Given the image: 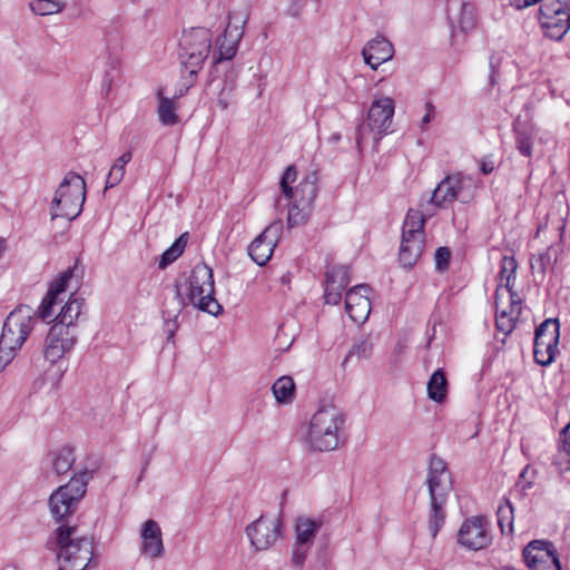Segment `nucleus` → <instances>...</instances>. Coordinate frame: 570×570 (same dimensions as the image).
Masks as SVG:
<instances>
[{
	"label": "nucleus",
	"instance_id": "obj_1",
	"mask_svg": "<svg viewBox=\"0 0 570 570\" xmlns=\"http://www.w3.org/2000/svg\"><path fill=\"white\" fill-rule=\"evenodd\" d=\"M296 178V168L294 166H288L279 183L282 194L289 200L287 224L291 228L299 226L308 219L318 191V176L316 171L307 173L299 184L293 188L292 184Z\"/></svg>",
	"mask_w": 570,
	"mask_h": 570
},
{
	"label": "nucleus",
	"instance_id": "obj_2",
	"mask_svg": "<svg viewBox=\"0 0 570 570\" xmlns=\"http://www.w3.org/2000/svg\"><path fill=\"white\" fill-rule=\"evenodd\" d=\"M344 425V413L335 405H324L312 415L305 441L313 451H334L341 443Z\"/></svg>",
	"mask_w": 570,
	"mask_h": 570
},
{
	"label": "nucleus",
	"instance_id": "obj_3",
	"mask_svg": "<svg viewBox=\"0 0 570 570\" xmlns=\"http://www.w3.org/2000/svg\"><path fill=\"white\" fill-rule=\"evenodd\" d=\"M59 570H86L94 556L92 538L80 535L77 527L62 524L53 532Z\"/></svg>",
	"mask_w": 570,
	"mask_h": 570
},
{
	"label": "nucleus",
	"instance_id": "obj_4",
	"mask_svg": "<svg viewBox=\"0 0 570 570\" xmlns=\"http://www.w3.org/2000/svg\"><path fill=\"white\" fill-rule=\"evenodd\" d=\"M213 35L203 27L184 30L179 39L178 59L184 71L188 72L186 90L194 85L195 78L203 68L212 49Z\"/></svg>",
	"mask_w": 570,
	"mask_h": 570
},
{
	"label": "nucleus",
	"instance_id": "obj_5",
	"mask_svg": "<svg viewBox=\"0 0 570 570\" xmlns=\"http://www.w3.org/2000/svg\"><path fill=\"white\" fill-rule=\"evenodd\" d=\"M214 289L213 269L206 264H197L188 277L186 295H177L183 306L190 304L199 311L217 316L223 312V307L214 297Z\"/></svg>",
	"mask_w": 570,
	"mask_h": 570
},
{
	"label": "nucleus",
	"instance_id": "obj_6",
	"mask_svg": "<svg viewBox=\"0 0 570 570\" xmlns=\"http://www.w3.org/2000/svg\"><path fill=\"white\" fill-rule=\"evenodd\" d=\"M518 10L540 3L539 21L544 35L560 40L570 29V0H509Z\"/></svg>",
	"mask_w": 570,
	"mask_h": 570
},
{
	"label": "nucleus",
	"instance_id": "obj_7",
	"mask_svg": "<svg viewBox=\"0 0 570 570\" xmlns=\"http://www.w3.org/2000/svg\"><path fill=\"white\" fill-rule=\"evenodd\" d=\"M85 199V179L80 175L69 171L56 190L51 204V218L75 219L81 213Z\"/></svg>",
	"mask_w": 570,
	"mask_h": 570
},
{
	"label": "nucleus",
	"instance_id": "obj_8",
	"mask_svg": "<svg viewBox=\"0 0 570 570\" xmlns=\"http://www.w3.org/2000/svg\"><path fill=\"white\" fill-rule=\"evenodd\" d=\"M91 475L92 473L89 471L76 473L67 484L51 493L48 504L50 513L57 522L75 513L87 492V484Z\"/></svg>",
	"mask_w": 570,
	"mask_h": 570
},
{
	"label": "nucleus",
	"instance_id": "obj_9",
	"mask_svg": "<svg viewBox=\"0 0 570 570\" xmlns=\"http://www.w3.org/2000/svg\"><path fill=\"white\" fill-rule=\"evenodd\" d=\"M425 217L417 209H409L403 223L399 261L405 268L413 267L425 246Z\"/></svg>",
	"mask_w": 570,
	"mask_h": 570
},
{
	"label": "nucleus",
	"instance_id": "obj_10",
	"mask_svg": "<svg viewBox=\"0 0 570 570\" xmlns=\"http://www.w3.org/2000/svg\"><path fill=\"white\" fill-rule=\"evenodd\" d=\"M247 20L248 12L245 9L233 10L228 13L227 27L224 33L216 39V49L213 52L214 65L232 60L235 57Z\"/></svg>",
	"mask_w": 570,
	"mask_h": 570
},
{
	"label": "nucleus",
	"instance_id": "obj_11",
	"mask_svg": "<svg viewBox=\"0 0 570 570\" xmlns=\"http://www.w3.org/2000/svg\"><path fill=\"white\" fill-rule=\"evenodd\" d=\"M36 313L28 305H21L14 308L6 318L0 336V342L4 347L21 348L27 337L33 330L36 323Z\"/></svg>",
	"mask_w": 570,
	"mask_h": 570
},
{
	"label": "nucleus",
	"instance_id": "obj_12",
	"mask_svg": "<svg viewBox=\"0 0 570 570\" xmlns=\"http://www.w3.org/2000/svg\"><path fill=\"white\" fill-rule=\"evenodd\" d=\"M245 532L255 551H266L282 537L283 522L279 517L262 514L246 527Z\"/></svg>",
	"mask_w": 570,
	"mask_h": 570
},
{
	"label": "nucleus",
	"instance_id": "obj_13",
	"mask_svg": "<svg viewBox=\"0 0 570 570\" xmlns=\"http://www.w3.org/2000/svg\"><path fill=\"white\" fill-rule=\"evenodd\" d=\"M394 115V101L390 97H383L372 102L366 124H362L356 129V144L358 148L366 138L367 128L377 134H384L389 130Z\"/></svg>",
	"mask_w": 570,
	"mask_h": 570
},
{
	"label": "nucleus",
	"instance_id": "obj_14",
	"mask_svg": "<svg viewBox=\"0 0 570 570\" xmlns=\"http://www.w3.org/2000/svg\"><path fill=\"white\" fill-rule=\"evenodd\" d=\"M322 527L323 521L321 519H312L308 517H298L295 519V542L291 562L298 569L303 568L314 539Z\"/></svg>",
	"mask_w": 570,
	"mask_h": 570
},
{
	"label": "nucleus",
	"instance_id": "obj_15",
	"mask_svg": "<svg viewBox=\"0 0 570 570\" xmlns=\"http://www.w3.org/2000/svg\"><path fill=\"white\" fill-rule=\"evenodd\" d=\"M492 542L490 522L483 515L464 520L458 531V543L472 551L485 549Z\"/></svg>",
	"mask_w": 570,
	"mask_h": 570
},
{
	"label": "nucleus",
	"instance_id": "obj_16",
	"mask_svg": "<svg viewBox=\"0 0 570 570\" xmlns=\"http://www.w3.org/2000/svg\"><path fill=\"white\" fill-rule=\"evenodd\" d=\"M525 566L530 570H561L556 547L546 540H532L522 552Z\"/></svg>",
	"mask_w": 570,
	"mask_h": 570
},
{
	"label": "nucleus",
	"instance_id": "obj_17",
	"mask_svg": "<svg viewBox=\"0 0 570 570\" xmlns=\"http://www.w3.org/2000/svg\"><path fill=\"white\" fill-rule=\"evenodd\" d=\"M80 276L81 271L77 265H75L72 267H68L50 284L48 293L43 297L38 309V315L40 318L49 322V320L55 314V305L58 303V301H61L59 296L71 287L72 282H75L76 287H78Z\"/></svg>",
	"mask_w": 570,
	"mask_h": 570
},
{
	"label": "nucleus",
	"instance_id": "obj_18",
	"mask_svg": "<svg viewBox=\"0 0 570 570\" xmlns=\"http://www.w3.org/2000/svg\"><path fill=\"white\" fill-rule=\"evenodd\" d=\"M69 330L60 325H52L46 336L43 355L45 358L55 364L69 354L78 340V333L68 332Z\"/></svg>",
	"mask_w": 570,
	"mask_h": 570
},
{
	"label": "nucleus",
	"instance_id": "obj_19",
	"mask_svg": "<svg viewBox=\"0 0 570 570\" xmlns=\"http://www.w3.org/2000/svg\"><path fill=\"white\" fill-rule=\"evenodd\" d=\"M426 485L430 501L448 499L452 490V478L446 463L435 454H432L428 464Z\"/></svg>",
	"mask_w": 570,
	"mask_h": 570
},
{
	"label": "nucleus",
	"instance_id": "obj_20",
	"mask_svg": "<svg viewBox=\"0 0 570 570\" xmlns=\"http://www.w3.org/2000/svg\"><path fill=\"white\" fill-rule=\"evenodd\" d=\"M282 233V220H274L249 244L248 255L257 265L263 266L271 259Z\"/></svg>",
	"mask_w": 570,
	"mask_h": 570
},
{
	"label": "nucleus",
	"instance_id": "obj_21",
	"mask_svg": "<svg viewBox=\"0 0 570 570\" xmlns=\"http://www.w3.org/2000/svg\"><path fill=\"white\" fill-rule=\"evenodd\" d=\"M371 288L367 285H356L348 289L345 296V311L355 323H364L371 313Z\"/></svg>",
	"mask_w": 570,
	"mask_h": 570
},
{
	"label": "nucleus",
	"instance_id": "obj_22",
	"mask_svg": "<svg viewBox=\"0 0 570 570\" xmlns=\"http://www.w3.org/2000/svg\"><path fill=\"white\" fill-rule=\"evenodd\" d=\"M454 1L449 0L448 13L452 28V38L456 40L461 35H465L475 27L476 13L475 7L466 1H462L460 8L454 9Z\"/></svg>",
	"mask_w": 570,
	"mask_h": 570
},
{
	"label": "nucleus",
	"instance_id": "obj_23",
	"mask_svg": "<svg viewBox=\"0 0 570 570\" xmlns=\"http://www.w3.org/2000/svg\"><path fill=\"white\" fill-rule=\"evenodd\" d=\"M140 554L150 559H159L164 556L165 547L163 532L155 520H147L140 530Z\"/></svg>",
	"mask_w": 570,
	"mask_h": 570
},
{
	"label": "nucleus",
	"instance_id": "obj_24",
	"mask_svg": "<svg viewBox=\"0 0 570 570\" xmlns=\"http://www.w3.org/2000/svg\"><path fill=\"white\" fill-rule=\"evenodd\" d=\"M350 283L348 268L346 266H332L326 271V285L324 298L326 304L336 305L342 298V293Z\"/></svg>",
	"mask_w": 570,
	"mask_h": 570
},
{
	"label": "nucleus",
	"instance_id": "obj_25",
	"mask_svg": "<svg viewBox=\"0 0 570 570\" xmlns=\"http://www.w3.org/2000/svg\"><path fill=\"white\" fill-rule=\"evenodd\" d=\"M364 61L376 70L379 66L391 60L394 55L393 45L384 37L376 36L368 41L362 51Z\"/></svg>",
	"mask_w": 570,
	"mask_h": 570
},
{
	"label": "nucleus",
	"instance_id": "obj_26",
	"mask_svg": "<svg viewBox=\"0 0 570 570\" xmlns=\"http://www.w3.org/2000/svg\"><path fill=\"white\" fill-rule=\"evenodd\" d=\"M517 150L527 158L533 155V144L540 130L532 124L522 122L518 117L512 125Z\"/></svg>",
	"mask_w": 570,
	"mask_h": 570
},
{
	"label": "nucleus",
	"instance_id": "obj_27",
	"mask_svg": "<svg viewBox=\"0 0 570 570\" xmlns=\"http://www.w3.org/2000/svg\"><path fill=\"white\" fill-rule=\"evenodd\" d=\"M560 323L558 318L544 320L535 330L534 347L558 350Z\"/></svg>",
	"mask_w": 570,
	"mask_h": 570
},
{
	"label": "nucleus",
	"instance_id": "obj_28",
	"mask_svg": "<svg viewBox=\"0 0 570 570\" xmlns=\"http://www.w3.org/2000/svg\"><path fill=\"white\" fill-rule=\"evenodd\" d=\"M83 299L71 294L67 303L61 307L59 314L55 317L52 325H60L68 328V332L77 333V320L81 315Z\"/></svg>",
	"mask_w": 570,
	"mask_h": 570
},
{
	"label": "nucleus",
	"instance_id": "obj_29",
	"mask_svg": "<svg viewBox=\"0 0 570 570\" xmlns=\"http://www.w3.org/2000/svg\"><path fill=\"white\" fill-rule=\"evenodd\" d=\"M497 316L495 325L498 331L508 335L515 327V322L521 312V299L515 293H511L509 311L499 309V295L495 299Z\"/></svg>",
	"mask_w": 570,
	"mask_h": 570
},
{
	"label": "nucleus",
	"instance_id": "obj_30",
	"mask_svg": "<svg viewBox=\"0 0 570 570\" xmlns=\"http://www.w3.org/2000/svg\"><path fill=\"white\" fill-rule=\"evenodd\" d=\"M453 185L454 202L458 200L462 204H469L475 197L479 188L478 180L471 175L456 173L450 175Z\"/></svg>",
	"mask_w": 570,
	"mask_h": 570
},
{
	"label": "nucleus",
	"instance_id": "obj_31",
	"mask_svg": "<svg viewBox=\"0 0 570 570\" xmlns=\"http://www.w3.org/2000/svg\"><path fill=\"white\" fill-rule=\"evenodd\" d=\"M518 263L513 256H503L500 266V283L497 288V295H500V291L504 288L509 296L513 293L512 287L515 281V273Z\"/></svg>",
	"mask_w": 570,
	"mask_h": 570
},
{
	"label": "nucleus",
	"instance_id": "obj_32",
	"mask_svg": "<svg viewBox=\"0 0 570 570\" xmlns=\"http://www.w3.org/2000/svg\"><path fill=\"white\" fill-rule=\"evenodd\" d=\"M450 175L444 177L435 187L430 204L438 208H446L454 202L453 185Z\"/></svg>",
	"mask_w": 570,
	"mask_h": 570
},
{
	"label": "nucleus",
	"instance_id": "obj_33",
	"mask_svg": "<svg viewBox=\"0 0 570 570\" xmlns=\"http://www.w3.org/2000/svg\"><path fill=\"white\" fill-rule=\"evenodd\" d=\"M158 108L157 114L161 125L175 126L178 124L179 118L177 115V105L174 99L164 97L161 91H158Z\"/></svg>",
	"mask_w": 570,
	"mask_h": 570
},
{
	"label": "nucleus",
	"instance_id": "obj_34",
	"mask_svg": "<svg viewBox=\"0 0 570 570\" xmlns=\"http://www.w3.org/2000/svg\"><path fill=\"white\" fill-rule=\"evenodd\" d=\"M448 394V380L442 368L434 371L428 382V395L434 402L441 403Z\"/></svg>",
	"mask_w": 570,
	"mask_h": 570
},
{
	"label": "nucleus",
	"instance_id": "obj_35",
	"mask_svg": "<svg viewBox=\"0 0 570 570\" xmlns=\"http://www.w3.org/2000/svg\"><path fill=\"white\" fill-rule=\"evenodd\" d=\"M272 392L278 403L288 404L293 401L295 394V383L291 376L284 375L277 379Z\"/></svg>",
	"mask_w": 570,
	"mask_h": 570
},
{
	"label": "nucleus",
	"instance_id": "obj_36",
	"mask_svg": "<svg viewBox=\"0 0 570 570\" xmlns=\"http://www.w3.org/2000/svg\"><path fill=\"white\" fill-rule=\"evenodd\" d=\"M498 525L502 534H511L513 532L514 509L509 499L503 498L497 510Z\"/></svg>",
	"mask_w": 570,
	"mask_h": 570
},
{
	"label": "nucleus",
	"instance_id": "obj_37",
	"mask_svg": "<svg viewBox=\"0 0 570 570\" xmlns=\"http://www.w3.org/2000/svg\"><path fill=\"white\" fill-rule=\"evenodd\" d=\"M132 153L130 150L124 153L120 157H118L112 164L106 179L105 188H112L120 184L125 176L126 165L131 160Z\"/></svg>",
	"mask_w": 570,
	"mask_h": 570
},
{
	"label": "nucleus",
	"instance_id": "obj_38",
	"mask_svg": "<svg viewBox=\"0 0 570 570\" xmlns=\"http://www.w3.org/2000/svg\"><path fill=\"white\" fill-rule=\"evenodd\" d=\"M431 502V512H430V520H429V530L432 534V537H435L440 529L444 524L445 520V512H444V504L446 502V499H441L436 501H430Z\"/></svg>",
	"mask_w": 570,
	"mask_h": 570
},
{
	"label": "nucleus",
	"instance_id": "obj_39",
	"mask_svg": "<svg viewBox=\"0 0 570 570\" xmlns=\"http://www.w3.org/2000/svg\"><path fill=\"white\" fill-rule=\"evenodd\" d=\"M65 7V2L60 0H32L29 2L30 10L38 16L59 13Z\"/></svg>",
	"mask_w": 570,
	"mask_h": 570
},
{
	"label": "nucleus",
	"instance_id": "obj_40",
	"mask_svg": "<svg viewBox=\"0 0 570 570\" xmlns=\"http://www.w3.org/2000/svg\"><path fill=\"white\" fill-rule=\"evenodd\" d=\"M374 341L371 335L361 336L355 340L344 362L355 356L357 358H368L372 355Z\"/></svg>",
	"mask_w": 570,
	"mask_h": 570
},
{
	"label": "nucleus",
	"instance_id": "obj_41",
	"mask_svg": "<svg viewBox=\"0 0 570 570\" xmlns=\"http://www.w3.org/2000/svg\"><path fill=\"white\" fill-rule=\"evenodd\" d=\"M75 463V458L71 449L63 448L55 453L52 460V470L58 475L66 474Z\"/></svg>",
	"mask_w": 570,
	"mask_h": 570
},
{
	"label": "nucleus",
	"instance_id": "obj_42",
	"mask_svg": "<svg viewBox=\"0 0 570 570\" xmlns=\"http://www.w3.org/2000/svg\"><path fill=\"white\" fill-rule=\"evenodd\" d=\"M184 236L181 235L175 243L167 248L160 256L159 259V268H165L169 264L174 263L184 252L186 240H184Z\"/></svg>",
	"mask_w": 570,
	"mask_h": 570
},
{
	"label": "nucleus",
	"instance_id": "obj_43",
	"mask_svg": "<svg viewBox=\"0 0 570 570\" xmlns=\"http://www.w3.org/2000/svg\"><path fill=\"white\" fill-rule=\"evenodd\" d=\"M218 105L222 109H226L229 105L233 90L235 88V78L226 76L224 80L217 83Z\"/></svg>",
	"mask_w": 570,
	"mask_h": 570
},
{
	"label": "nucleus",
	"instance_id": "obj_44",
	"mask_svg": "<svg viewBox=\"0 0 570 570\" xmlns=\"http://www.w3.org/2000/svg\"><path fill=\"white\" fill-rule=\"evenodd\" d=\"M557 353L558 350L541 348L533 346L534 361L542 366L550 365L554 361Z\"/></svg>",
	"mask_w": 570,
	"mask_h": 570
},
{
	"label": "nucleus",
	"instance_id": "obj_45",
	"mask_svg": "<svg viewBox=\"0 0 570 570\" xmlns=\"http://www.w3.org/2000/svg\"><path fill=\"white\" fill-rule=\"evenodd\" d=\"M451 259V250L448 247H439L434 254L435 269L444 272L448 269Z\"/></svg>",
	"mask_w": 570,
	"mask_h": 570
},
{
	"label": "nucleus",
	"instance_id": "obj_46",
	"mask_svg": "<svg viewBox=\"0 0 570 570\" xmlns=\"http://www.w3.org/2000/svg\"><path fill=\"white\" fill-rule=\"evenodd\" d=\"M550 263L551 256L549 249H547L544 252L539 253L535 257H533L530 264L533 271L544 274Z\"/></svg>",
	"mask_w": 570,
	"mask_h": 570
},
{
	"label": "nucleus",
	"instance_id": "obj_47",
	"mask_svg": "<svg viewBox=\"0 0 570 570\" xmlns=\"http://www.w3.org/2000/svg\"><path fill=\"white\" fill-rule=\"evenodd\" d=\"M178 322H177V315H175L173 318H167L164 322V331L167 336V342L174 343V337L176 332L178 331Z\"/></svg>",
	"mask_w": 570,
	"mask_h": 570
},
{
	"label": "nucleus",
	"instance_id": "obj_48",
	"mask_svg": "<svg viewBox=\"0 0 570 570\" xmlns=\"http://www.w3.org/2000/svg\"><path fill=\"white\" fill-rule=\"evenodd\" d=\"M564 454L570 458V423L564 426L561 433V444L559 455Z\"/></svg>",
	"mask_w": 570,
	"mask_h": 570
},
{
	"label": "nucleus",
	"instance_id": "obj_49",
	"mask_svg": "<svg viewBox=\"0 0 570 570\" xmlns=\"http://www.w3.org/2000/svg\"><path fill=\"white\" fill-rule=\"evenodd\" d=\"M47 384L49 385L47 394H51L57 389L58 382L53 379L48 382L45 376H40L35 381L33 390L36 392L41 391Z\"/></svg>",
	"mask_w": 570,
	"mask_h": 570
},
{
	"label": "nucleus",
	"instance_id": "obj_50",
	"mask_svg": "<svg viewBox=\"0 0 570 570\" xmlns=\"http://www.w3.org/2000/svg\"><path fill=\"white\" fill-rule=\"evenodd\" d=\"M304 4L305 0H292V3L287 9V14L291 17H298Z\"/></svg>",
	"mask_w": 570,
	"mask_h": 570
},
{
	"label": "nucleus",
	"instance_id": "obj_51",
	"mask_svg": "<svg viewBox=\"0 0 570 570\" xmlns=\"http://www.w3.org/2000/svg\"><path fill=\"white\" fill-rule=\"evenodd\" d=\"M425 115L423 116L422 118V124H421V127L422 129L428 125L430 124V121L433 119L434 117V106L431 101H428L425 104Z\"/></svg>",
	"mask_w": 570,
	"mask_h": 570
},
{
	"label": "nucleus",
	"instance_id": "obj_52",
	"mask_svg": "<svg viewBox=\"0 0 570 570\" xmlns=\"http://www.w3.org/2000/svg\"><path fill=\"white\" fill-rule=\"evenodd\" d=\"M494 170V163L491 159H483L480 163V171L483 175H489Z\"/></svg>",
	"mask_w": 570,
	"mask_h": 570
},
{
	"label": "nucleus",
	"instance_id": "obj_53",
	"mask_svg": "<svg viewBox=\"0 0 570 570\" xmlns=\"http://www.w3.org/2000/svg\"><path fill=\"white\" fill-rule=\"evenodd\" d=\"M341 139V134L335 132L330 137V141L337 142Z\"/></svg>",
	"mask_w": 570,
	"mask_h": 570
},
{
	"label": "nucleus",
	"instance_id": "obj_54",
	"mask_svg": "<svg viewBox=\"0 0 570 570\" xmlns=\"http://www.w3.org/2000/svg\"><path fill=\"white\" fill-rule=\"evenodd\" d=\"M184 92H185V91H184L183 89L178 90V92H176V94H175V96H174V98H173V99L175 100V99L180 98L181 96H184Z\"/></svg>",
	"mask_w": 570,
	"mask_h": 570
},
{
	"label": "nucleus",
	"instance_id": "obj_55",
	"mask_svg": "<svg viewBox=\"0 0 570 570\" xmlns=\"http://www.w3.org/2000/svg\"><path fill=\"white\" fill-rule=\"evenodd\" d=\"M527 470H528V469L525 468V469L522 471V473H521V476H522V478L525 475Z\"/></svg>",
	"mask_w": 570,
	"mask_h": 570
},
{
	"label": "nucleus",
	"instance_id": "obj_56",
	"mask_svg": "<svg viewBox=\"0 0 570 570\" xmlns=\"http://www.w3.org/2000/svg\"><path fill=\"white\" fill-rule=\"evenodd\" d=\"M490 67H491L492 70L494 69V66H493L492 61H490Z\"/></svg>",
	"mask_w": 570,
	"mask_h": 570
}]
</instances>
